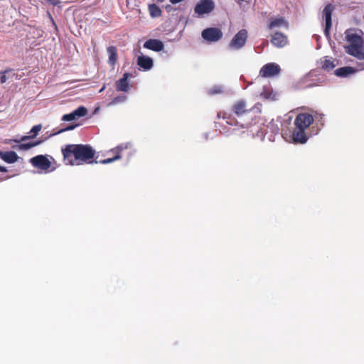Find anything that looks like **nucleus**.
Wrapping results in <instances>:
<instances>
[{"label": "nucleus", "instance_id": "f257e3e1", "mask_svg": "<svg viewBox=\"0 0 364 364\" xmlns=\"http://www.w3.org/2000/svg\"><path fill=\"white\" fill-rule=\"evenodd\" d=\"M63 160L67 165L98 163L95 159V151L88 144H67L61 149Z\"/></svg>", "mask_w": 364, "mask_h": 364}, {"label": "nucleus", "instance_id": "f03ea898", "mask_svg": "<svg viewBox=\"0 0 364 364\" xmlns=\"http://www.w3.org/2000/svg\"><path fill=\"white\" fill-rule=\"evenodd\" d=\"M346 40L349 43L344 47L345 51L350 55L358 60H364V40L353 29H348L345 32Z\"/></svg>", "mask_w": 364, "mask_h": 364}, {"label": "nucleus", "instance_id": "7ed1b4c3", "mask_svg": "<svg viewBox=\"0 0 364 364\" xmlns=\"http://www.w3.org/2000/svg\"><path fill=\"white\" fill-rule=\"evenodd\" d=\"M314 117L309 113H299L295 118V129L292 133V138L296 143H305L308 136L306 134V129L313 123Z\"/></svg>", "mask_w": 364, "mask_h": 364}, {"label": "nucleus", "instance_id": "20e7f679", "mask_svg": "<svg viewBox=\"0 0 364 364\" xmlns=\"http://www.w3.org/2000/svg\"><path fill=\"white\" fill-rule=\"evenodd\" d=\"M129 148L130 145L129 144H122L115 148L111 149L107 152V154L111 155V156L105 159L100 160L98 163L107 164L121 159L124 155L129 156L131 155Z\"/></svg>", "mask_w": 364, "mask_h": 364}, {"label": "nucleus", "instance_id": "39448f33", "mask_svg": "<svg viewBox=\"0 0 364 364\" xmlns=\"http://www.w3.org/2000/svg\"><path fill=\"white\" fill-rule=\"evenodd\" d=\"M335 9V6L331 4L325 6L322 11V18L325 20L324 34L326 37L330 36V30L332 25V14Z\"/></svg>", "mask_w": 364, "mask_h": 364}, {"label": "nucleus", "instance_id": "423d86ee", "mask_svg": "<svg viewBox=\"0 0 364 364\" xmlns=\"http://www.w3.org/2000/svg\"><path fill=\"white\" fill-rule=\"evenodd\" d=\"M215 8V4L212 0H200L194 7V12L198 16L211 13Z\"/></svg>", "mask_w": 364, "mask_h": 364}, {"label": "nucleus", "instance_id": "0eeeda50", "mask_svg": "<svg viewBox=\"0 0 364 364\" xmlns=\"http://www.w3.org/2000/svg\"><path fill=\"white\" fill-rule=\"evenodd\" d=\"M248 34L246 29L239 31L231 40L229 46L233 49H240L242 48L247 39Z\"/></svg>", "mask_w": 364, "mask_h": 364}, {"label": "nucleus", "instance_id": "6e6552de", "mask_svg": "<svg viewBox=\"0 0 364 364\" xmlns=\"http://www.w3.org/2000/svg\"><path fill=\"white\" fill-rule=\"evenodd\" d=\"M281 68L275 63H269L262 67L259 70V75L262 77H271L279 74Z\"/></svg>", "mask_w": 364, "mask_h": 364}, {"label": "nucleus", "instance_id": "1a4fd4ad", "mask_svg": "<svg viewBox=\"0 0 364 364\" xmlns=\"http://www.w3.org/2000/svg\"><path fill=\"white\" fill-rule=\"evenodd\" d=\"M231 111L238 117L247 115L251 112V109H249L247 102L242 99L238 100L232 104Z\"/></svg>", "mask_w": 364, "mask_h": 364}, {"label": "nucleus", "instance_id": "9d476101", "mask_svg": "<svg viewBox=\"0 0 364 364\" xmlns=\"http://www.w3.org/2000/svg\"><path fill=\"white\" fill-rule=\"evenodd\" d=\"M202 37L207 41L216 42L223 37V33L218 28H208L202 31Z\"/></svg>", "mask_w": 364, "mask_h": 364}, {"label": "nucleus", "instance_id": "9b49d317", "mask_svg": "<svg viewBox=\"0 0 364 364\" xmlns=\"http://www.w3.org/2000/svg\"><path fill=\"white\" fill-rule=\"evenodd\" d=\"M29 161L33 166L43 171H47L51 166L50 161L44 155L34 156L31 158Z\"/></svg>", "mask_w": 364, "mask_h": 364}, {"label": "nucleus", "instance_id": "f8f14e48", "mask_svg": "<svg viewBox=\"0 0 364 364\" xmlns=\"http://www.w3.org/2000/svg\"><path fill=\"white\" fill-rule=\"evenodd\" d=\"M87 114V109L85 107L80 106L73 112L69 114H64L62 117V120L65 122L73 121L80 117H85Z\"/></svg>", "mask_w": 364, "mask_h": 364}, {"label": "nucleus", "instance_id": "ddd939ff", "mask_svg": "<svg viewBox=\"0 0 364 364\" xmlns=\"http://www.w3.org/2000/svg\"><path fill=\"white\" fill-rule=\"evenodd\" d=\"M271 43L277 48H282L287 45L288 38L284 33L276 32L272 36Z\"/></svg>", "mask_w": 364, "mask_h": 364}, {"label": "nucleus", "instance_id": "4468645a", "mask_svg": "<svg viewBox=\"0 0 364 364\" xmlns=\"http://www.w3.org/2000/svg\"><path fill=\"white\" fill-rule=\"evenodd\" d=\"M144 47L156 52H159L164 49V45L159 39H149L144 43Z\"/></svg>", "mask_w": 364, "mask_h": 364}, {"label": "nucleus", "instance_id": "2eb2a0df", "mask_svg": "<svg viewBox=\"0 0 364 364\" xmlns=\"http://www.w3.org/2000/svg\"><path fill=\"white\" fill-rule=\"evenodd\" d=\"M130 76L129 73H125L123 77L116 82V89L118 92H128L129 84L128 79Z\"/></svg>", "mask_w": 364, "mask_h": 364}, {"label": "nucleus", "instance_id": "dca6fc26", "mask_svg": "<svg viewBox=\"0 0 364 364\" xmlns=\"http://www.w3.org/2000/svg\"><path fill=\"white\" fill-rule=\"evenodd\" d=\"M284 27L287 28L289 27L288 21L282 16L276 17L271 18L268 24L269 29H273L274 28Z\"/></svg>", "mask_w": 364, "mask_h": 364}, {"label": "nucleus", "instance_id": "f3484780", "mask_svg": "<svg viewBox=\"0 0 364 364\" xmlns=\"http://www.w3.org/2000/svg\"><path fill=\"white\" fill-rule=\"evenodd\" d=\"M137 65L144 70H149L153 67L154 62L149 56L140 55L137 58Z\"/></svg>", "mask_w": 364, "mask_h": 364}, {"label": "nucleus", "instance_id": "a211bd4d", "mask_svg": "<svg viewBox=\"0 0 364 364\" xmlns=\"http://www.w3.org/2000/svg\"><path fill=\"white\" fill-rule=\"evenodd\" d=\"M0 158L6 163L13 164L18 161V156L15 151H0Z\"/></svg>", "mask_w": 364, "mask_h": 364}, {"label": "nucleus", "instance_id": "6ab92c4d", "mask_svg": "<svg viewBox=\"0 0 364 364\" xmlns=\"http://www.w3.org/2000/svg\"><path fill=\"white\" fill-rule=\"evenodd\" d=\"M107 50L109 55L108 63L114 68L118 59L117 50L115 46H111Z\"/></svg>", "mask_w": 364, "mask_h": 364}, {"label": "nucleus", "instance_id": "aec40b11", "mask_svg": "<svg viewBox=\"0 0 364 364\" xmlns=\"http://www.w3.org/2000/svg\"><path fill=\"white\" fill-rule=\"evenodd\" d=\"M355 72L356 70L355 68L350 66H346L336 69L334 73L335 75L338 77H346L350 74L355 73Z\"/></svg>", "mask_w": 364, "mask_h": 364}, {"label": "nucleus", "instance_id": "412c9836", "mask_svg": "<svg viewBox=\"0 0 364 364\" xmlns=\"http://www.w3.org/2000/svg\"><path fill=\"white\" fill-rule=\"evenodd\" d=\"M42 126L41 124L35 125L32 127V129L30 131L31 135L29 136H23L21 137V140H14L15 142H20V141H24L26 140L32 139L35 137L37 134L41 130Z\"/></svg>", "mask_w": 364, "mask_h": 364}, {"label": "nucleus", "instance_id": "4be33fe9", "mask_svg": "<svg viewBox=\"0 0 364 364\" xmlns=\"http://www.w3.org/2000/svg\"><path fill=\"white\" fill-rule=\"evenodd\" d=\"M42 142L41 140H38L33 142H28V143H21L19 145H18L17 148L19 150H28L34 146H36L39 144H41Z\"/></svg>", "mask_w": 364, "mask_h": 364}, {"label": "nucleus", "instance_id": "5701e85b", "mask_svg": "<svg viewBox=\"0 0 364 364\" xmlns=\"http://www.w3.org/2000/svg\"><path fill=\"white\" fill-rule=\"evenodd\" d=\"M149 11L152 17H159L161 15V10L155 4L149 6Z\"/></svg>", "mask_w": 364, "mask_h": 364}, {"label": "nucleus", "instance_id": "b1692460", "mask_svg": "<svg viewBox=\"0 0 364 364\" xmlns=\"http://www.w3.org/2000/svg\"><path fill=\"white\" fill-rule=\"evenodd\" d=\"M334 68H335V64L333 63V61L330 59H328L326 57L323 62L322 68L323 70L329 71V70L333 69Z\"/></svg>", "mask_w": 364, "mask_h": 364}, {"label": "nucleus", "instance_id": "393cba45", "mask_svg": "<svg viewBox=\"0 0 364 364\" xmlns=\"http://www.w3.org/2000/svg\"><path fill=\"white\" fill-rule=\"evenodd\" d=\"M262 104L260 102L256 103L253 107H249L251 112L254 114H260L262 112Z\"/></svg>", "mask_w": 364, "mask_h": 364}, {"label": "nucleus", "instance_id": "a878e982", "mask_svg": "<svg viewBox=\"0 0 364 364\" xmlns=\"http://www.w3.org/2000/svg\"><path fill=\"white\" fill-rule=\"evenodd\" d=\"M223 92V87L222 86L218 85L212 87L209 90L208 93L210 95H216V94H221Z\"/></svg>", "mask_w": 364, "mask_h": 364}, {"label": "nucleus", "instance_id": "bb28decb", "mask_svg": "<svg viewBox=\"0 0 364 364\" xmlns=\"http://www.w3.org/2000/svg\"><path fill=\"white\" fill-rule=\"evenodd\" d=\"M76 127H77V125H70V126H68V127H67L66 128L62 129H61V130H60L58 133H61V132H65V131L72 130V129H73L74 128H75Z\"/></svg>", "mask_w": 364, "mask_h": 364}, {"label": "nucleus", "instance_id": "cd10ccee", "mask_svg": "<svg viewBox=\"0 0 364 364\" xmlns=\"http://www.w3.org/2000/svg\"><path fill=\"white\" fill-rule=\"evenodd\" d=\"M46 1L47 3H48L49 4H51L53 6H57L60 3V0H46Z\"/></svg>", "mask_w": 364, "mask_h": 364}, {"label": "nucleus", "instance_id": "c85d7f7f", "mask_svg": "<svg viewBox=\"0 0 364 364\" xmlns=\"http://www.w3.org/2000/svg\"><path fill=\"white\" fill-rule=\"evenodd\" d=\"M6 81V76L4 73H0V82L4 83Z\"/></svg>", "mask_w": 364, "mask_h": 364}, {"label": "nucleus", "instance_id": "c756f323", "mask_svg": "<svg viewBox=\"0 0 364 364\" xmlns=\"http://www.w3.org/2000/svg\"><path fill=\"white\" fill-rule=\"evenodd\" d=\"M252 126V122H247L245 124H240L242 128L249 129Z\"/></svg>", "mask_w": 364, "mask_h": 364}, {"label": "nucleus", "instance_id": "7c9ffc66", "mask_svg": "<svg viewBox=\"0 0 364 364\" xmlns=\"http://www.w3.org/2000/svg\"><path fill=\"white\" fill-rule=\"evenodd\" d=\"M225 113H222V112H218V118H220V117H223V119L225 118Z\"/></svg>", "mask_w": 364, "mask_h": 364}, {"label": "nucleus", "instance_id": "2f4dec72", "mask_svg": "<svg viewBox=\"0 0 364 364\" xmlns=\"http://www.w3.org/2000/svg\"><path fill=\"white\" fill-rule=\"evenodd\" d=\"M7 168L5 166H0V172H6Z\"/></svg>", "mask_w": 364, "mask_h": 364}, {"label": "nucleus", "instance_id": "473e14b6", "mask_svg": "<svg viewBox=\"0 0 364 364\" xmlns=\"http://www.w3.org/2000/svg\"><path fill=\"white\" fill-rule=\"evenodd\" d=\"M274 127V124H270L268 126V128H271V129H272V127Z\"/></svg>", "mask_w": 364, "mask_h": 364}, {"label": "nucleus", "instance_id": "72a5a7b5", "mask_svg": "<svg viewBox=\"0 0 364 364\" xmlns=\"http://www.w3.org/2000/svg\"><path fill=\"white\" fill-rule=\"evenodd\" d=\"M275 130H276V132L278 133L279 132V128L277 127H275Z\"/></svg>", "mask_w": 364, "mask_h": 364}, {"label": "nucleus", "instance_id": "f704fd0d", "mask_svg": "<svg viewBox=\"0 0 364 364\" xmlns=\"http://www.w3.org/2000/svg\"><path fill=\"white\" fill-rule=\"evenodd\" d=\"M165 1V0H157V1H159V2H163V1Z\"/></svg>", "mask_w": 364, "mask_h": 364}, {"label": "nucleus", "instance_id": "c9c22d12", "mask_svg": "<svg viewBox=\"0 0 364 364\" xmlns=\"http://www.w3.org/2000/svg\"><path fill=\"white\" fill-rule=\"evenodd\" d=\"M227 124H232V122H228V121H227Z\"/></svg>", "mask_w": 364, "mask_h": 364}, {"label": "nucleus", "instance_id": "e433bc0d", "mask_svg": "<svg viewBox=\"0 0 364 364\" xmlns=\"http://www.w3.org/2000/svg\"><path fill=\"white\" fill-rule=\"evenodd\" d=\"M117 100H118V98H117H117H115V99L114 100V102H117Z\"/></svg>", "mask_w": 364, "mask_h": 364}, {"label": "nucleus", "instance_id": "4c0bfd02", "mask_svg": "<svg viewBox=\"0 0 364 364\" xmlns=\"http://www.w3.org/2000/svg\"><path fill=\"white\" fill-rule=\"evenodd\" d=\"M104 89H105V87H103L102 88H101L100 92H102Z\"/></svg>", "mask_w": 364, "mask_h": 364}]
</instances>
